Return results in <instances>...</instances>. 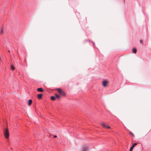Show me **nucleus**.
Segmentation results:
<instances>
[{
  "label": "nucleus",
  "instance_id": "obj_1",
  "mask_svg": "<svg viewBox=\"0 0 151 151\" xmlns=\"http://www.w3.org/2000/svg\"><path fill=\"white\" fill-rule=\"evenodd\" d=\"M9 133L7 129H6V130L4 132V137L6 138H8L9 137Z\"/></svg>",
  "mask_w": 151,
  "mask_h": 151
},
{
  "label": "nucleus",
  "instance_id": "obj_2",
  "mask_svg": "<svg viewBox=\"0 0 151 151\" xmlns=\"http://www.w3.org/2000/svg\"><path fill=\"white\" fill-rule=\"evenodd\" d=\"M56 90L60 94H63L64 96L65 95V93L63 91L61 88H58Z\"/></svg>",
  "mask_w": 151,
  "mask_h": 151
},
{
  "label": "nucleus",
  "instance_id": "obj_3",
  "mask_svg": "<svg viewBox=\"0 0 151 151\" xmlns=\"http://www.w3.org/2000/svg\"><path fill=\"white\" fill-rule=\"evenodd\" d=\"M108 83V82L106 80L103 81L102 82L103 86L104 87H106L107 86V84Z\"/></svg>",
  "mask_w": 151,
  "mask_h": 151
},
{
  "label": "nucleus",
  "instance_id": "obj_4",
  "mask_svg": "<svg viewBox=\"0 0 151 151\" xmlns=\"http://www.w3.org/2000/svg\"><path fill=\"white\" fill-rule=\"evenodd\" d=\"M137 145V143H134L130 147V151H132L133 149L134 148V147Z\"/></svg>",
  "mask_w": 151,
  "mask_h": 151
},
{
  "label": "nucleus",
  "instance_id": "obj_5",
  "mask_svg": "<svg viewBox=\"0 0 151 151\" xmlns=\"http://www.w3.org/2000/svg\"><path fill=\"white\" fill-rule=\"evenodd\" d=\"M43 94H39L37 95V97L39 99H40L42 98Z\"/></svg>",
  "mask_w": 151,
  "mask_h": 151
},
{
  "label": "nucleus",
  "instance_id": "obj_6",
  "mask_svg": "<svg viewBox=\"0 0 151 151\" xmlns=\"http://www.w3.org/2000/svg\"><path fill=\"white\" fill-rule=\"evenodd\" d=\"M37 91L39 92H42L44 91V90L42 88H40L37 89Z\"/></svg>",
  "mask_w": 151,
  "mask_h": 151
},
{
  "label": "nucleus",
  "instance_id": "obj_7",
  "mask_svg": "<svg viewBox=\"0 0 151 151\" xmlns=\"http://www.w3.org/2000/svg\"><path fill=\"white\" fill-rule=\"evenodd\" d=\"M32 101L31 99L29 100L28 101V103H27V105L28 106H30L32 103Z\"/></svg>",
  "mask_w": 151,
  "mask_h": 151
},
{
  "label": "nucleus",
  "instance_id": "obj_8",
  "mask_svg": "<svg viewBox=\"0 0 151 151\" xmlns=\"http://www.w3.org/2000/svg\"><path fill=\"white\" fill-rule=\"evenodd\" d=\"M87 150V147L85 146L83 148L81 151H86Z\"/></svg>",
  "mask_w": 151,
  "mask_h": 151
},
{
  "label": "nucleus",
  "instance_id": "obj_9",
  "mask_svg": "<svg viewBox=\"0 0 151 151\" xmlns=\"http://www.w3.org/2000/svg\"><path fill=\"white\" fill-rule=\"evenodd\" d=\"M51 99L52 100L54 101L55 99V97L54 96H51Z\"/></svg>",
  "mask_w": 151,
  "mask_h": 151
},
{
  "label": "nucleus",
  "instance_id": "obj_10",
  "mask_svg": "<svg viewBox=\"0 0 151 151\" xmlns=\"http://www.w3.org/2000/svg\"><path fill=\"white\" fill-rule=\"evenodd\" d=\"M132 52L134 53H136L137 52L136 49L135 48H134Z\"/></svg>",
  "mask_w": 151,
  "mask_h": 151
},
{
  "label": "nucleus",
  "instance_id": "obj_11",
  "mask_svg": "<svg viewBox=\"0 0 151 151\" xmlns=\"http://www.w3.org/2000/svg\"><path fill=\"white\" fill-rule=\"evenodd\" d=\"M11 69L12 71H13L14 70V67L13 66H12V65H11Z\"/></svg>",
  "mask_w": 151,
  "mask_h": 151
},
{
  "label": "nucleus",
  "instance_id": "obj_12",
  "mask_svg": "<svg viewBox=\"0 0 151 151\" xmlns=\"http://www.w3.org/2000/svg\"><path fill=\"white\" fill-rule=\"evenodd\" d=\"M55 96L58 99H59L60 98V96L58 94H55Z\"/></svg>",
  "mask_w": 151,
  "mask_h": 151
},
{
  "label": "nucleus",
  "instance_id": "obj_13",
  "mask_svg": "<svg viewBox=\"0 0 151 151\" xmlns=\"http://www.w3.org/2000/svg\"><path fill=\"white\" fill-rule=\"evenodd\" d=\"M102 125L105 128H106V126L105 124L103 123L102 124Z\"/></svg>",
  "mask_w": 151,
  "mask_h": 151
},
{
  "label": "nucleus",
  "instance_id": "obj_14",
  "mask_svg": "<svg viewBox=\"0 0 151 151\" xmlns=\"http://www.w3.org/2000/svg\"><path fill=\"white\" fill-rule=\"evenodd\" d=\"M129 134H130L133 137H134V135L131 132H129Z\"/></svg>",
  "mask_w": 151,
  "mask_h": 151
},
{
  "label": "nucleus",
  "instance_id": "obj_15",
  "mask_svg": "<svg viewBox=\"0 0 151 151\" xmlns=\"http://www.w3.org/2000/svg\"><path fill=\"white\" fill-rule=\"evenodd\" d=\"M2 30L1 29V31L0 32V35H1L2 34Z\"/></svg>",
  "mask_w": 151,
  "mask_h": 151
},
{
  "label": "nucleus",
  "instance_id": "obj_16",
  "mask_svg": "<svg viewBox=\"0 0 151 151\" xmlns=\"http://www.w3.org/2000/svg\"><path fill=\"white\" fill-rule=\"evenodd\" d=\"M142 41H143V40H140V41H139L140 43L141 44H142Z\"/></svg>",
  "mask_w": 151,
  "mask_h": 151
},
{
  "label": "nucleus",
  "instance_id": "obj_17",
  "mask_svg": "<svg viewBox=\"0 0 151 151\" xmlns=\"http://www.w3.org/2000/svg\"><path fill=\"white\" fill-rule=\"evenodd\" d=\"M110 128V127H109V126H106V129H109V128Z\"/></svg>",
  "mask_w": 151,
  "mask_h": 151
},
{
  "label": "nucleus",
  "instance_id": "obj_18",
  "mask_svg": "<svg viewBox=\"0 0 151 151\" xmlns=\"http://www.w3.org/2000/svg\"><path fill=\"white\" fill-rule=\"evenodd\" d=\"M57 137V136L56 135H54V138H56V137Z\"/></svg>",
  "mask_w": 151,
  "mask_h": 151
},
{
  "label": "nucleus",
  "instance_id": "obj_19",
  "mask_svg": "<svg viewBox=\"0 0 151 151\" xmlns=\"http://www.w3.org/2000/svg\"><path fill=\"white\" fill-rule=\"evenodd\" d=\"M92 42V43H93V45H95V44H94L93 42Z\"/></svg>",
  "mask_w": 151,
  "mask_h": 151
}]
</instances>
